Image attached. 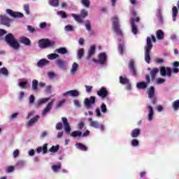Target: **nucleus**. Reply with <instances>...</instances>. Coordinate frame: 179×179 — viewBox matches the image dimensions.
Here are the masks:
<instances>
[{"label":"nucleus","mask_w":179,"mask_h":179,"mask_svg":"<svg viewBox=\"0 0 179 179\" xmlns=\"http://www.w3.org/2000/svg\"><path fill=\"white\" fill-rule=\"evenodd\" d=\"M48 150V143H45L43 147H38L36 148L37 153H43V155H47Z\"/></svg>","instance_id":"nucleus-16"},{"label":"nucleus","mask_w":179,"mask_h":179,"mask_svg":"<svg viewBox=\"0 0 179 179\" xmlns=\"http://www.w3.org/2000/svg\"><path fill=\"white\" fill-rule=\"evenodd\" d=\"M48 76L49 78H55V73L52 72V71H49L48 73Z\"/></svg>","instance_id":"nucleus-59"},{"label":"nucleus","mask_w":179,"mask_h":179,"mask_svg":"<svg viewBox=\"0 0 179 179\" xmlns=\"http://www.w3.org/2000/svg\"><path fill=\"white\" fill-rule=\"evenodd\" d=\"M54 100H52L48 103L47 106L45 108L42 113V115H45L47 113H50V111H51V108H52V106H54Z\"/></svg>","instance_id":"nucleus-18"},{"label":"nucleus","mask_w":179,"mask_h":179,"mask_svg":"<svg viewBox=\"0 0 179 179\" xmlns=\"http://www.w3.org/2000/svg\"><path fill=\"white\" fill-rule=\"evenodd\" d=\"M157 40H163L164 38V32L162 29L157 31Z\"/></svg>","instance_id":"nucleus-30"},{"label":"nucleus","mask_w":179,"mask_h":179,"mask_svg":"<svg viewBox=\"0 0 179 179\" xmlns=\"http://www.w3.org/2000/svg\"><path fill=\"white\" fill-rule=\"evenodd\" d=\"M0 73H2L3 75H4V76H8V75H9L8 69H6V68L5 67H3L0 69Z\"/></svg>","instance_id":"nucleus-41"},{"label":"nucleus","mask_w":179,"mask_h":179,"mask_svg":"<svg viewBox=\"0 0 179 179\" xmlns=\"http://www.w3.org/2000/svg\"><path fill=\"white\" fill-rule=\"evenodd\" d=\"M135 22L139 23V22H141V18H139V17H137L136 18L130 19V22L131 24V31L133 34H138V26L136 25Z\"/></svg>","instance_id":"nucleus-6"},{"label":"nucleus","mask_w":179,"mask_h":179,"mask_svg":"<svg viewBox=\"0 0 179 179\" xmlns=\"http://www.w3.org/2000/svg\"><path fill=\"white\" fill-rule=\"evenodd\" d=\"M59 57V55L57 53H51L48 55V59H50V61H52L53 59H57Z\"/></svg>","instance_id":"nucleus-35"},{"label":"nucleus","mask_w":179,"mask_h":179,"mask_svg":"<svg viewBox=\"0 0 179 179\" xmlns=\"http://www.w3.org/2000/svg\"><path fill=\"white\" fill-rule=\"evenodd\" d=\"M65 30H66V31H73V27H72V25H66Z\"/></svg>","instance_id":"nucleus-52"},{"label":"nucleus","mask_w":179,"mask_h":179,"mask_svg":"<svg viewBox=\"0 0 179 179\" xmlns=\"http://www.w3.org/2000/svg\"><path fill=\"white\" fill-rule=\"evenodd\" d=\"M118 50H119V52L121 55L124 54V46L122 45H121V44L119 45Z\"/></svg>","instance_id":"nucleus-55"},{"label":"nucleus","mask_w":179,"mask_h":179,"mask_svg":"<svg viewBox=\"0 0 179 179\" xmlns=\"http://www.w3.org/2000/svg\"><path fill=\"white\" fill-rule=\"evenodd\" d=\"M6 13H8V15H10V16H11L12 17H24L23 13L20 12H14L13 10L9 8L6 9Z\"/></svg>","instance_id":"nucleus-12"},{"label":"nucleus","mask_w":179,"mask_h":179,"mask_svg":"<svg viewBox=\"0 0 179 179\" xmlns=\"http://www.w3.org/2000/svg\"><path fill=\"white\" fill-rule=\"evenodd\" d=\"M159 73V69H153L150 71V75L151 76V80L153 82L156 79V75Z\"/></svg>","instance_id":"nucleus-24"},{"label":"nucleus","mask_w":179,"mask_h":179,"mask_svg":"<svg viewBox=\"0 0 179 179\" xmlns=\"http://www.w3.org/2000/svg\"><path fill=\"white\" fill-rule=\"evenodd\" d=\"M83 128L86 129V127H85V122H83V120H80L78 123V129H80V131H82Z\"/></svg>","instance_id":"nucleus-47"},{"label":"nucleus","mask_w":179,"mask_h":179,"mask_svg":"<svg viewBox=\"0 0 179 179\" xmlns=\"http://www.w3.org/2000/svg\"><path fill=\"white\" fill-rule=\"evenodd\" d=\"M68 94H69V96L71 97H78L80 93H79V91H78L76 90H70V91H67V92H64L63 94V96L65 97V96H68Z\"/></svg>","instance_id":"nucleus-13"},{"label":"nucleus","mask_w":179,"mask_h":179,"mask_svg":"<svg viewBox=\"0 0 179 179\" xmlns=\"http://www.w3.org/2000/svg\"><path fill=\"white\" fill-rule=\"evenodd\" d=\"M61 169H62L61 164H59L58 165L52 166V170H53V171H58V170H61Z\"/></svg>","instance_id":"nucleus-46"},{"label":"nucleus","mask_w":179,"mask_h":179,"mask_svg":"<svg viewBox=\"0 0 179 179\" xmlns=\"http://www.w3.org/2000/svg\"><path fill=\"white\" fill-rule=\"evenodd\" d=\"M34 100H36V98H34V95H31L29 97V103L33 104V103H34Z\"/></svg>","instance_id":"nucleus-58"},{"label":"nucleus","mask_w":179,"mask_h":179,"mask_svg":"<svg viewBox=\"0 0 179 179\" xmlns=\"http://www.w3.org/2000/svg\"><path fill=\"white\" fill-rule=\"evenodd\" d=\"M62 123L61 122H58L57 123L56 126H55V129H57V130H61L62 129Z\"/></svg>","instance_id":"nucleus-56"},{"label":"nucleus","mask_w":179,"mask_h":179,"mask_svg":"<svg viewBox=\"0 0 179 179\" xmlns=\"http://www.w3.org/2000/svg\"><path fill=\"white\" fill-rule=\"evenodd\" d=\"M19 86L20 87H22V89H24V87H26V86H27V82H20L19 83Z\"/></svg>","instance_id":"nucleus-53"},{"label":"nucleus","mask_w":179,"mask_h":179,"mask_svg":"<svg viewBox=\"0 0 179 179\" xmlns=\"http://www.w3.org/2000/svg\"><path fill=\"white\" fill-rule=\"evenodd\" d=\"M129 69L134 76H136V69L135 68V61L131 59L129 63Z\"/></svg>","instance_id":"nucleus-15"},{"label":"nucleus","mask_w":179,"mask_h":179,"mask_svg":"<svg viewBox=\"0 0 179 179\" xmlns=\"http://www.w3.org/2000/svg\"><path fill=\"white\" fill-rule=\"evenodd\" d=\"M131 146H134V147L139 146V141L136 139L132 140Z\"/></svg>","instance_id":"nucleus-50"},{"label":"nucleus","mask_w":179,"mask_h":179,"mask_svg":"<svg viewBox=\"0 0 179 179\" xmlns=\"http://www.w3.org/2000/svg\"><path fill=\"white\" fill-rule=\"evenodd\" d=\"M59 150V145H53L50 149L49 151L51 152V153H57V152Z\"/></svg>","instance_id":"nucleus-36"},{"label":"nucleus","mask_w":179,"mask_h":179,"mask_svg":"<svg viewBox=\"0 0 179 179\" xmlns=\"http://www.w3.org/2000/svg\"><path fill=\"white\" fill-rule=\"evenodd\" d=\"M106 61H107V55H106V53H104V52L100 53L99 55V64H101V65H103V64H104V62H106Z\"/></svg>","instance_id":"nucleus-21"},{"label":"nucleus","mask_w":179,"mask_h":179,"mask_svg":"<svg viewBox=\"0 0 179 179\" xmlns=\"http://www.w3.org/2000/svg\"><path fill=\"white\" fill-rule=\"evenodd\" d=\"M81 3L85 6V8H90V0H81Z\"/></svg>","instance_id":"nucleus-42"},{"label":"nucleus","mask_w":179,"mask_h":179,"mask_svg":"<svg viewBox=\"0 0 179 179\" xmlns=\"http://www.w3.org/2000/svg\"><path fill=\"white\" fill-rule=\"evenodd\" d=\"M77 149L82 150L83 152L87 151V148L86 145H83L82 143H78L76 144Z\"/></svg>","instance_id":"nucleus-26"},{"label":"nucleus","mask_w":179,"mask_h":179,"mask_svg":"<svg viewBox=\"0 0 179 179\" xmlns=\"http://www.w3.org/2000/svg\"><path fill=\"white\" fill-rule=\"evenodd\" d=\"M48 101H50V97L40 99L39 104H45V103H48Z\"/></svg>","instance_id":"nucleus-49"},{"label":"nucleus","mask_w":179,"mask_h":179,"mask_svg":"<svg viewBox=\"0 0 179 179\" xmlns=\"http://www.w3.org/2000/svg\"><path fill=\"white\" fill-rule=\"evenodd\" d=\"M140 135H141V129H134L131 134V136L132 138H138V136Z\"/></svg>","instance_id":"nucleus-29"},{"label":"nucleus","mask_w":179,"mask_h":179,"mask_svg":"<svg viewBox=\"0 0 179 179\" xmlns=\"http://www.w3.org/2000/svg\"><path fill=\"white\" fill-rule=\"evenodd\" d=\"M62 122L64 127L65 131L66 134H71V126H69V122H68V119L66 117H62Z\"/></svg>","instance_id":"nucleus-14"},{"label":"nucleus","mask_w":179,"mask_h":179,"mask_svg":"<svg viewBox=\"0 0 179 179\" xmlns=\"http://www.w3.org/2000/svg\"><path fill=\"white\" fill-rule=\"evenodd\" d=\"M85 55V49L84 48H80L78 52V57L80 59L82 57Z\"/></svg>","instance_id":"nucleus-43"},{"label":"nucleus","mask_w":179,"mask_h":179,"mask_svg":"<svg viewBox=\"0 0 179 179\" xmlns=\"http://www.w3.org/2000/svg\"><path fill=\"white\" fill-rule=\"evenodd\" d=\"M58 14L60 15L62 19H66V17H68V15H66V13L64 10L59 11Z\"/></svg>","instance_id":"nucleus-44"},{"label":"nucleus","mask_w":179,"mask_h":179,"mask_svg":"<svg viewBox=\"0 0 179 179\" xmlns=\"http://www.w3.org/2000/svg\"><path fill=\"white\" fill-rule=\"evenodd\" d=\"M64 104H65V99H62V101H59L57 106L58 108H59V107H62Z\"/></svg>","instance_id":"nucleus-57"},{"label":"nucleus","mask_w":179,"mask_h":179,"mask_svg":"<svg viewBox=\"0 0 179 179\" xmlns=\"http://www.w3.org/2000/svg\"><path fill=\"white\" fill-rule=\"evenodd\" d=\"M49 3L51 6L57 8V6H59V0H49Z\"/></svg>","instance_id":"nucleus-37"},{"label":"nucleus","mask_w":179,"mask_h":179,"mask_svg":"<svg viewBox=\"0 0 179 179\" xmlns=\"http://www.w3.org/2000/svg\"><path fill=\"white\" fill-rule=\"evenodd\" d=\"M160 73H161L162 76H166V75H167V76H169V78H171V68L162 66L160 68Z\"/></svg>","instance_id":"nucleus-10"},{"label":"nucleus","mask_w":179,"mask_h":179,"mask_svg":"<svg viewBox=\"0 0 179 179\" xmlns=\"http://www.w3.org/2000/svg\"><path fill=\"white\" fill-rule=\"evenodd\" d=\"M155 96V87L151 86L148 90V97L149 99H152Z\"/></svg>","instance_id":"nucleus-34"},{"label":"nucleus","mask_w":179,"mask_h":179,"mask_svg":"<svg viewBox=\"0 0 179 179\" xmlns=\"http://www.w3.org/2000/svg\"><path fill=\"white\" fill-rule=\"evenodd\" d=\"M84 104L87 108V110H90L92 104H96V96H91L90 99L86 98L84 101Z\"/></svg>","instance_id":"nucleus-7"},{"label":"nucleus","mask_w":179,"mask_h":179,"mask_svg":"<svg viewBox=\"0 0 179 179\" xmlns=\"http://www.w3.org/2000/svg\"><path fill=\"white\" fill-rule=\"evenodd\" d=\"M54 45H55V42L48 38H43L38 41L39 48H48L49 47H54Z\"/></svg>","instance_id":"nucleus-4"},{"label":"nucleus","mask_w":179,"mask_h":179,"mask_svg":"<svg viewBox=\"0 0 179 179\" xmlns=\"http://www.w3.org/2000/svg\"><path fill=\"white\" fill-rule=\"evenodd\" d=\"M0 23L7 27H10V19L6 15H0Z\"/></svg>","instance_id":"nucleus-9"},{"label":"nucleus","mask_w":179,"mask_h":179,"mask_svg":"<svg viewBox=\"0 0 179 179\" xmlns=\"http://www.w3.org/2000/svg\"><path fill=\"white\" fill-rule=\"evenodd\" d=\"M96 94L99 96V97H101L102 100H104V99L108 97L109 93L107 88L101 87L99 90L96 92Z\"/></svg>","instance_id":"nucleus-8"},{"label":"nucleus","mask_w":179,"mask_h":179,"mask_svg":"<svg viewBox=\"0 0 179 179\" xmlns=\"http://www.w3.org/2000/svg\"><path fill=\"white\" fill-rule=\"evenodd\" d=\"M153 48V43L150 37H147V45L145 47V61L147 64H150V51Z\"/></svg>","instance_id":"nucleus-2"},{"label":"nucleus","mask_w":179,"mask_h":179,"mask_svg":"<svg viewBox=\"0 0 179 179\" xmlns=\"http://www.w3.org/2000/svg\"><path fill=\"white\" fill-rule=\"evenodd\" d=\"M78 68H79V65L78 64V63L74 62L70 71V73H71V75H75V73H76L78 71Z\"/></svg>","instance_id":"nucleus-27"},{"label":"nucleus","mask_w":179,"mask_h":179,"mask_svg":"<svg viewBox=\"0 0 179 179\" xmlns=\"http://www.w3.org/2000/svg\"><path fill=\"white\" fill-rule=\"evenodd\" d=\"M71 16L72 17H73L76 22H78V23H83V19L89 16V11L83 8L81 10L80 15H78L75 13H72Z\"/></svg>","instance_id":"nucleus-3"},{"label":"nucleus","mask_w":179,"mask_h":179,"mask_svg":"<svg viewBox=\"0 0 179 179\" xmlns=\"http://www.w3.org/2000/svg\"><path fill=\"white\" fill-rule=\"evenodd\" d=\"M4 40L13 50H19V48H20V43H19V41L16 40L15 36H13L12 33L6 34Z\"/></svg>","instance_id":"nucleus-1"},{"label":"nucleus","mask_w":179,"mask_h":179,"mask_svg":"<svg viewBox=\"0 0 179 179\" xmlns=\"http://www.w3.org/2000/svg\"><path fill=\"white\" fill-rule=\"evenodd\" d=\"M24 10L26 12L27 15H29L30 13V6H29V4L24 5Z\"/></svg>","instance_id":"nucleus-48"},{"label":"nucleus","mask_w":179,"mask_h":179,"mask_svg":"<svg viewBox=\"0 0 179 179\" xmlns=\"http://www.w3.org/2000/svg\"><path fill=\"white\" fill-rule=\"evenodd\" d=\"M71 136L73 138H76L78 136H83V138L86 136H89L90 135V131L87 130L84 134H82V131H74L71 134Z\"/></svg>","instance_id":"nucleus-11"},{"label":"nucleus","mask_w":179,"mask_h":179,"mask_svg":"<svg viewBox=\"0 0 179 179\" xmlns=\"http://www.w3.org/2000/svg\"><path fill=\"white\" fill-rule=\"evenodd\" d=\"M38 68H43V66H45L46 65H50V61L45 59H41L36 64Z\"/></svg>","instance_id":"nucleus-19"},{"label":"nucleus","mask_w":179,"mask_h":179,"mask_svg":"<svg viewBox=\"0 0 179 179\" xmlns=\"http://www.w3.org/2000/svg\"><path fill=\"white\" fill-rule=\"evenodd\" d=\"M27 30H29V31H30V33L36 32V28L31 27V25H28L27 26Z\"/></svg>","instance_id":"nucleus-51"},{"label":"nucleus","mask_w":179,"mask_h":179,"mask_svg":"<svg viewBox=\"0 0 179 179\" xmlns=\"http://www.w3.org/2000/svg\"><path fill=\"white\" fill-rule=\"evenodd\" d=\"M90 127L92 128H96V129H100L101 131H104V125L103 124H99L97 121H94L90 123Z\"/></svg>","instance_id":"nucleus-17"},{"label":"nucleus","mask_w":179,"mask_h":179,"mask_svg":"<svg viewBox=\"0 0 179 179\" xmlns=\"http://www.w3.org/2000/svg\"><path fill=\"white\" fill-rule=\"evenodd\" d=\"M56 65L60 68V69H66V64L62 59H57L55 62Z\"/></svg>","instance_id":"nucleus-22"},{"label":"nucleus","mask_w":179,"mask_h":179,"mask_svg":"<svg viewBox=\"0 0 179 179\" xmlns=\"http://www.w3.org/2000/svg\"><path fill=\"white\" fill-rule=\"evenodd\" d=\"M129 82V80L127 78L122 77V76H120V83L122 85H127Z\"/></svg>","instance_id":"nucleus-38"},{"label":"nucleus","mask_w":179,"mask_h":179,"mask_svg":"<svg viewBox=\"0 0 179 179\" xmlns=\"http://www.w3.org/2000/svg\"><path fill=\"white\" fill-rule=\"evenodd\" d=\"M177 15H178V9H177V7L173 6L172 8V17L173 22H176V17H177Z\"/></svg>","instance_id":"nucleus-31"},{"label":"nucleus","mask_w":179,"mask_h":179,"mask_svg":"<svg viewBox=\"0 0 179 179\" xmlns=\"http://www.w3.org/2000/svg\"><path fill=\"white\" fill-rule=\"evenodd\" d=\"M19 42L21 43V44H24V45H31V41H30V39L27 37L22 36L19 39Z\"/></svg>","instance_id":"nucleus-20"},{"label":"nucleus","mask_w":179,"mask_h":179,"mask_svg":"<svg viewBox=\"0 0 179 179\" xmlns=\"http://www.w3.org/2000/svg\"><path fill=\"white\" fill-rule=\"evenodd\" d=\"M73 103H74V106H76V107H80V102L79 101L74 100Z\"/></svg>","instance_id":"nucleus-63"},{"label":"nucleus","mask_w":179,"mask_h":179,"mask_svg":"<svg viewBox=\"0 0 179 179\" xmlns=\"http://www.w3.org/2000/svg\"><path fill=\"white\" fill-rule=\"evenodd\" d=\"M38 120H40V115H36L34 117L31 118L27 122V125H29V127H31V126L34 125V124H36V122H37V121H38Z\"/></svg>","instance_id":"nucleus-25"},{"label":"nucleus","mask_w":179,"mask_h":179,"mask_svg":"<svg viewBox=\"0 0 179 179\" xmlns=\"http://www.w3.org/2000/svg\"><path fill=\"white\" fill-rule=\"evenodd\" d=\"M13 170H15L14 166H9L6 171V173H12V171H13Z\"/></svg>","instance_id":"nucleus-61"},{"label":"nucleus","mask_w":179,"mask_h":179,"mask_svg":"<svg viewBox=\"0 0 179 179\" xmlns=\"http://www.w3.org/2000/svg\"><path fill=\"white\" fill-rule=\"evenodd\" d=\"M153 114L155 113H148V121H152V120H153Z\"/></svg>","instance_id":"nucleus-64"},{"label":"nucleus","mask_w":179,"mask_h":179,"mask_svg":"<svg viewBox=\"0 0 179 179\" xmlns=\"http://www.w3.org/2000/svg\"><path fill=\"white\" fill-rule=\"evenodd\" d=\"M55 52H58V54H62V55H64V54H68V50L65 48H60L59 49H56L55 50Z\"/></svg>","instance_id":"nucleus-32"},{"label":"nucleus","mask_w":179,"mask_h":179,"mask_svg":"<svg viewBox=\"0 0 179 179\" xmlns=\"http://www.w3.org/2000/svg\"><path fill=\"white\" fill-rule=\"evenodd\" d=\"M19 153H20L19 150H14L13 157H15V158L17 157V156H19Z\"/></svg>","instance_id":"nucleus-62"},{"label":"nucleus","mask_w":179,"mask_h":179,"mask_svg":"<svg viewBox=\"0 0 179 179\" xmlns=\"http://www.w3.org/2000/svg\"><path fill=\"white\" fill-rule=\"evenodd\" d=\"M172 107H173V108L175 111H177V110H178V108H179V99L173 101V103L172 104Z\"/></svg>","instance_id":"nucleus-39"},{"label":"nucleus","mask_w":179,"mask_h":179,"mask_svg":"<svg viewBox=\"0 0 179 179\" xmlns=\"http://www.w3.org/2000/svg\"><path fill=\"white\" fill-rule=\"evenodd\" d=\"M101 110L103 114H106V113H107V106L106 105V103H101Z\"/></svg>","instance_id":"nucleus-45"},{"label":"nucleus","mask_w":179,"mask_h":179,"mask_svg":"<svg viewBox=\"0 0 179 179\" xmlns=\"http://www.w3.org/2000/svg\"><path fill=\"white\" fill-rule=\"evenodd\" d=\"M32 90L34 92H37V90H38V81L37 80H34L32 81Z\"/></svg>","instance_id":"nucleus-33"},{"label":"nucleus","mask_w":179,"mask_h":179,"mask_svg":"<svg viewBox=\"0 0 179 179\" xmlns=\"http://www.w3.org/2000/svg\"><path fill=\"white\" fill-rule=\"evenodd\" d=\"M112 20H113V29L115 33H116L117 36H122V31L120 28V22L118 21V17L117 16H114L113 17Z\"/></svg>","instance_id":"nucleus-5"},{"label":"nucleus","mask_w":179,"mask_h":179,"mask_svg":"<svg viewBox=\"0 0 179 179\" xmlns=\"http://www.w3.org/2000/svg\"><path fill=\"white\" fill-rule=\"evenodd\" d=\"M85 27L87 31H90L92 30V24H90V20H87L85 22Z\"/></svg>","instance_id":"nucleus-40"},{"label":"nucleus","mask_w":179,"mask_h":179,"mask_svg":"<svg viewBox=\"0 0 179 179\" xmlns=\"http://www.w3.org/2000/svg\"><path fill=\"white\" fill-rule=\"evenodd\" d=\"M96 53V46L92 45L90 47V50H88L87 55V59H89V58H92L93 55Z\"/></svg>","instance_id":"nucleus-23"},{"label":"nucleus","mask_w":179,"mask_h":179,"mask_svg":"<svg viewBox=\"0 0 179 179\" xmlns=\"http://www.w3.org/2000/svg\"><path fill=\"white\" fill-rule=\"evenodd\" d=\"M157 18L159 20V22L160 24H163V17L162 16V13H159L157 15Z\"/></svg>","instance_id":"nucleus-54"},{"label":"nucleus","mask_w":179,"mask_h":179,"mask_svg":"<svg viewBox=\"0 0 179 179\" xmlns=\"http://www.w3.org/2000/svg\"><path fill=\"white\" fill-rule=\"evenodd\" d=\"M6 33H8L6 30L0 29V38L2 37V36H3L4 34H6Z\"/></svg>","instance_id":"nucleus-60"},{"label":"nucleus","mask_w":179,"mask_h":179,"mask_svg":"<svg viewBox=\"0 0 179 179\" xmlns=\"http://www.w3.org/2000/svg\"><path fill=\"white\" fill-rule=\"evenodd\" d=\"M136 87H137V89L143 90L146 89V87H148V83H146L145 82L137 83Z\"/></svg>","instance_id":"nucleus-28"}]
</instances>
